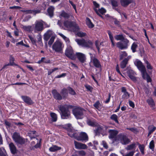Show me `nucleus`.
<instances>
[{"instance_id":"f257e3e1","label":"nucleus","mask_w":156,"mask_h":156,"mask_svg":"<svg viewBox=\"0 0 156 156\" xmlns=\"http://www.w3.org/2000/svg\"><path fill=\"white\" fill-rule=\"evenodd\" d=\"M134 63L141 72L143 78L146 80L147 82H151V79L147 73L146 68L142 63L140 60L136 59L134 61Z\"/></svg>"},{"instance_id":"f03ea898","label":"nucleus","mask_w":156,"mask_h":156,"mask_svg":"<svg viewBox=\"0 0 156 156\" xmlns=\"http://www.w3.org/2000/svg\"><path fill=\"white\" fill-rule=\"evenodd\" d=\"M73 107V106L72 105H60L58 108L61 112V116L62 119H67L71 118L70 113L68 109L72 108Z\"/></svg>"},{"instance_id":"7ed1b4c3","label":"nucleus","mask_w":156,"mask_h":156,"mask_svg":"<svg viewBox=\"0 0 156 156\" xmlns=\"http://www.w3.org/2000/svg\"><path fill=\"white\" fill-rule=\"evenodd\" d=\"M75 41L80 46L82 47L89 48H91L93 44V42L89 39L85 40L84 39H76Z\"/></svg>"},{"instance_id":"20e7f679","label":"nucleus","mask_w":156,"mask_h":156,"mask_svg":"<svg viewBox=\"0 0 156 156\" xmlns=\"http://www.w3.org/2000/svg\"><path fill=\"white\" fill-rule=\"evenodd\" d=\"M64 26L68 30L71 31H76L78 29L77 25L72 22L65 21L64 23Z\"/></svg>"},{"instance_id":"39448f33","label":"nucleus","mask_w":156,"mask_h":156,"mask_svg":"<svg viewBox=\"0 0 156 156\" xmlns=\"http://www.w3.org/2000/svg\"><path fill=\"white\" fill-rule=\"evenodd\" d=\"M84 110L78 107H75L73 109V113L77 119H82L83 117Z\"/></svg>"},{"instance_id":"423d86ee","label":"nucleus","mask_w":156,"mask_h":156,"mask_svg":"<svg viewBox=\"0 0 156 156\" xmlns=\"http://www.w3.org/2000/svg\"><path fill=\"white\" fill-rule=\"evenodd\" d=\"M64 47L63 43L59 41H56L52 45V48L55 52L61 53Z\"/></svg>"},{"instance_id":"0eeeda50","label":"nucleus","mask_w":156,"mask_h":156,"mask_svg":"<svg viewBox=\"0 0 156 156\" xmlns=\"http://www.w3.org/2000/svg\"><path fill=\"white\" fill-rule=\"evenodd\" d=\"M118 140L122 144L126 145L128 144L130 142V140L127 136L125 134L123 133L120 134L117 136V138L115 140Z\"/></svg>"},{"instance_id":"6e6552de","label":"nucleus","mask_w":156,"mask_h":156,"mask_svg":"<svg viewBox=\"0 0 156 156\" xmlns=\"http://www.w3.org/2000/svg\"><path fill=\"white\" fill-rule=\"evenodd\" d=\"M12 138L17 144H22L25 143V139L21 137L19 134L16 132H15L13 134Z\"/></svg>"},{"instance_id":"1a4fd4ad","label":"nucleus","mask_w":156,"mask_h":156,"mask_svg":"<svg viewBox=\"0 0 156 156\" xmlns=\"http://www.w3.org/2000/svg\"><path fill=\"white\" fill-rule=\"evenodd\" d=\"M90 56V65H93L97 68H100L101 66L100 61L96 58L95 55L91 53L89 54Z\"/></svg>"},{"instance_id":"9d476101","label":"nucleus","mask_w":156,"mask_h":156,"mask_svg":"<svg viewBox=\"0 0 156 156\" xmlns=\"http://www.w3.org/2000/svg\"><path fill=\"white\" fill-rule=\"evenodd\" d=\"M65 55L67 57L72 60H74L76 58L73 49L70 45H68L66 50Z\"/></svg>"},{"instance_id":"9b49d317","label":"nucleus","mask_w":156,"mask_h":156,"mask_svg":"<svg viewBox=\"0 0 156 156\" xmlns=\"http://www.w3.org/2000/svg\"><path fill=\"white\" fill-rule=\"evenodd\" d=\"M122 41V43L119 42L117 43V47L121 50L127 48L129 45V41L126 39Z\"/></svg>"},{"instance_id":"f8f14e48","label":"nucleus","mask_w":156,"mask_h":156,"mask_svg":"<svg viewBox=\"0 0 156 156\" xmlns=\"http://www.w3.org/2000/svg\"><path fill=\"white\" fill-rule=\"evenodd\" d=\"M43 30V24L42 21H37L35 23L34 30L35 32L42 31Z\"/></svg>"},{"instance_id":"ddd939ff","label":"nucleus","mask_w":156,"mask_h":156,"mask_svg":"<svg viewBox=\"0 0 156 156\" xmlns=\"http://www.w3.org/2000/svg\"><path fill=\"white\" fill-rule=\"evenodd\" d=\"M109 133L108 137L110 139H115L117 138V135L118 133V131L115 129H109L108 131Z\"/></svg>"},{"instance_id":"4468645a","label":"nucleus","mask_w":156,"mask_h":156,"mask_svg":"<svg viewBox=\"0 0 156 156\" xmlns=\"http://www.w3.org/2000/svg\"><path fill=\"white\" fill-rule=\"evenodd\" d=\"M75 148L77 149H85L87 148V146L85 144L74 141Z\"/></svg>"},{"instance_id":"2eb2a0df","label":"nucleus","mask_w":156,"mask_h":156,"mask_svg":"<svg viewBox=\"0 0 156 156\" xmlns=\"http://www.w3.org/2000/svg\"><path fill=\"white\" fill-rule=\"evenodd\" d=\"M121 90L123 94L122 96V98L123 100L127 99L130 97L129 94L127 91L126 88L125 87H122L121 88Z\"/></svg>"},{"instance_id":"dca6fc26","label":"nucleus","mask_w":156,"mask_h":156,"mask_svg":"<svg viewBox=\"0 0 156 156\" xmlns=\"http://www.w3.org/2000/svg\"><path fill=\"white\" fill-rule=\"evenodd\" d=\"M21 98L23 101L28 105H31L34 103L31 99L27 96H22Z\"/></svg>"},{"instance_id":"f3484780","label":"nucleus","mask_w":156,"mask_h":156,"mask_svg":"<svg viewBox=\"0 0 156 156\" xmlns=\"http://www.w3.org/2000/svg\"><path fill=\"white\" fill-rule=\"evenodd\" d=\"M76 139L78 140H87L88 136L86 133L82 132L80 133L79 136L77 137Z\"/></svg>"},{"instance_id":"a211bd4d","label":"nucleus","mask_w":156,"mask_h":156,"mask_svg":"<svg viewBox=\"0 0 156 156\" xmlns=\"http://www.w3.org/2000/svg\"><path fill=\"white\" fill-rule=\"evenodd\" d=\"M52 93L54 98L58 100H60L62 99V96L56 90L54 89L52 90Z\"/></svg>"},{"instance_id":"6ab92c4d","label":"nucleus","mask_w":156,"mask_h":156,"mask_svg":"<svg viewBox=\"0 0 156 156\" xmlns=\"http://www.w3.org/2000/svg\"><path fill=\"white\" fill-rule=\"evenodd\" d=\"M54 32L51 30H48L44 35V39L47 41L51 36L53 35Z\"/></svg>"},{"instance_id":"aec40b11","label":"nucleus","mask_w":156,"mask_h":156,"mask_svg":"<svg viewBox=\"0 0 156 156\" xmlns=\"http://www.w3.org/2000/svg\"><path fill=\"white\" fill-rule=\"evenodd\" d=\"M76 56L79 60L81 62H83L85 61L86 58L85 55L81 53H77Z\"/></svg>"},{"instance_id":"412c9836","label":"nucleus","mask_w":156,"mask_h":156,"mask_svg":"<svg viewBox=\"0 0 156 156\" xmlns=\"http://www.w3.org/2000/svg\"><path fill=\"white\" fill-rule=\"evenodd\" d=\"M133 0H120L121 5L124 7L127 6L133 2Z\"/></svg>"},{"instance_id":"4be33fe9","label":"nucleus","mask_w":156,"mask_h":156,"mask_svg":"<svg viewBox=\"0 0 156 156\" xmlns=\"http://www.w3.org/2000/svg\"><path fill=\"white\" fill-rule=\"evenodd\" d=\"M128 76L132 80L134 81H136V78L134 76L136 73L133 70H129L128 72Z\"/></svg>"},{"instance_id":"5701e85b","label":"nucleus","mask_w":156,"mask_h":156,"mask_svg":"<svg viewBox=\"0 0 156 156\" xmlns=\"http://www.w3.org/2000/svg\"><path fill=\"white\" fill-rule=\"evenodd\" d=\"M131 58L130 56H128L127 58L124 59L121 62L120 66L121 68L123 69L125 68L126 64H127L128 62L129 58Z\"/></svg>"},{"instance_id":"b1692460","label":"nucleus","mask_w":156,"mask_h":156,"mask_svg":"<svg viewBox=\"0 0 156 156\" xmlns=\"http://www.w3.org/2000/svg\"><path fill=\"white\" fill-rule=\"evenodd\" d=\"M94 10L96 13L101 17H102V16L99 14V12L101 14H103L106 13V9L103 8H101L98 10V11L97 10V9L94 8Z\"/></svg>"},{"instance_id":"393cba45","label":"nucleus","mask_w":156,"mask_h":156,"mask_svg":"<svg viewBox=\"0 0 156 156\" xmlns=\"http://www.w3.org/2000/svg\"><path fill=\"white\" fill-rule=\"evenodd\" d=\"M9 146L12 153L15 154L16 153L17 149L13 143H11L9 144Z\"/></svg>"},{"instance_id":"a878e982","label":"nucleus","mask_w":156,"mask_h":156,"mask_svg":"<svg viewBox=\"0 0 156 156\" xmlns=\"http://www.w3.org/2000/svg\"><path fill=\"white\" fill-rule=\"evenodd\" d=\"M60 18L63 17L65 19H68L70 17V14L64 11H62L60 12L59 15Z\"/></svg>"},{"instance_id":"bb28decb","label":"nucleus","mask_w":156,"mask_h":156,"mask_svg":"<svg viewBox=\"0 0 156 156\" xmlns=\"http://www.w3.org/2000/svg\"><path fill=\"white\" fill-rule=\"evenodd\" d=\"M86 23L88 27L90 28H92L94 27V25L91 22L90 20L87 17L86 19Z\"/></svg>"},{"instance_id":"cd10ccee","label":"nucleus","mask_w":156,"mask_h":156,"mask_svg":"<svg viewBox=\"0 0 156 156\" xmlns=\"http://www.w3.org/2000/svg\"><path fill=\"white\" fill-rule=\"evenodd\" d=\"M67 88L66 89L64 88L61 91V94L62 95V97L63 98H65L67 97L68 96Z\"/></svg>"},{"instance_id":"c85d7f7f","label":"nucleus","mask_w":156,"mask_h":156,"mask_svg":"<svg viewBox=\"0 0 156 156\" xmlns=\"http://www.w3.org/2000/svg\"><path fill=\"white\" fill-rule=\"evenodd\" d=\"M54 9V7L52 6L49 7L47 11L48 13L49 16L51 17L53 16Z\"/></svg>"},{"instance_id":"c756f323","label":"nucleus","mask_w":156,"mask_h":156,"mask_svg":"<svg viewBox=\"0 0 156 156\" xmlns=\"http://www.w3.org/2000/svg\"><path fill=\"white\" fill-rule=\"evenodd\" d=\"M61 149V147H59L56 145H53L49 148V150L50 151L55 152Z\"/></svg>"},{"instance_id":"7c9ffc66","label":"nucleus","mask_w":156,"mask_h":156,"mask_svg":"<svg viewBox=\"0 0 156 156\" xmlns=\"http://www.w3.org/2000/svg\"><path fill=\"white\" fill-rule=\"evenodd\" d=\"M147 102L151 107H153L155 106V103L153 100L152 98H149L147 100Z\"/></svg>"},{"instance_id":"2f4dec72","label":"nucleus","mask_w":156,"mask_h":156,"mask_svg":"<svg viewBox=\"0 0 156 156\" xmlns=\"http://www.w3.org/2000/svg\"><path fill=\"white\" fill-rule=\"evenodd\" d=\"M58 34L65 40L66 43L67 47L68 46V45H70V41L69 39L68 38L66 37L62 33H59Z\"/></svg>"},{"instance_id":"473e14b6","label":"nucleus","mask_w":156,"mask_h":156,"mask_svg":"<svg viewBox=\"0 0 156 156\" xmlns=\"http://www.w3.org/2000/svg\"><path fill=\"white\" fill-rule=\"evenodd\" d=\"M14 58L13 57H10L9 59V63L7 65V66H17L19 67L20 66L17 64H15L14 62Z\"/></svg>"},{"instance_id":"72a5a7b5","label":"nucleus","mask_w":156,"mask_h":156,"mask_svg":"<svg viewBox=\"0 0 156 156\" xmlns=\"http://www.w3.org/2000/svg\"><path fill=\"white\" fill-rule=\"evenodd\" d=\"M108 34L109 38L111 41V42L112 43V45L113 46H115V43L114 42V38L113 37L112 35V33L110 31H108Z\"/></svg>"},{"instance_id":"f704fd0d","label":"nucleus","mask_w":156,"mask_h":156,"mask_svg":"<svg viewBox=\"0 0 156 156\" xmlns=\"http://www.w3.org/2000/svg\"><path fill=\"white\" fill-rule=\"evenodd\" d=\"M50 116L51 118L52 121L53 122H56L57 120V115L54 112L50 113Z\"/></svg>"},{"instance_id":"c9c22d12","label":"nucleus","mask_w":156,"mask_h":156,"mask_svg":"<svg viewBox=\"0 0 156 156\" xmlns=\"http://www.w3.org/2000/svg\"><path fill=\"white\" fill-rule=\"evenodd\" d=\"M95 45L96 48L98 49V51H99L100 48L103 46V42L99 43L98 41H97L95 42Z\"/></svg>"},{"instance_id":"e433bc0d","label":"nucleus","mask_w":156,"mask_h":156,"mask_svg":"<svg viewBox=\"0 0 156 156\" xmlns=\"http://www.w3.org/2000/svg\"><path fill=\"white\" fill-rule=\"evenodd\" d=\"M67 90L70 94L73 95L76 94V93L74 90L72 88L70 87H67Z\"/></svg>"},{"instance_id":"4c0bfd02","label":"nucleus","mask_w":156,"mask_h":156,"mask_svg":"<svg viewBox=\"0 0 156 156\" xmlns=\"http://www.w3.org/2000/svg\"><path fill=\"white\" fill-rule=\"evenodd\" d=\"M115 38L117 40H121L123 41L124 39H125L123 35L122 34H119L116 35L115 36Z\"/></svg>"},{"instance_id":"58836bf2","label":"nucleus","mask_w":156,"mask_h":156,"mask_svg":"<svg viewBox=\"0 0 156 156\" xmlns=\"http://www.w3.org/2000/svg\"><path fill=\"white\" fill-rule=\"evenodd\" d=\"M148 132H150L152 133L155 130L156 128L154 126L151 125L149 126L148 127Z\"/></svg>"},{"instance_id":"ea45409f","label":"nucleus","mask_w":156,"mask_h":156,"mask_svg":"<svg viewBox=\"0 0 156 156\" xmlns=\"http://www.w3.org/2000/svg\"><path fill=\"white\" fill-rule=\"evenodd\" d=\"M22 28L26 31L30 32L32 30V27L31 26H23Z\"/></svg>"},{"instance_id":"a19ab883","label":"nucleus","mask_w":156,"mask_h":156,"mask_svg":"<svg viewBox=\"0 0 156 156\" xmlns=\"http://www.w3.org/2000/svg\"><path fill=\"white\" fill-rule=\"evenodd\" d=\"M110 119L113 120L116 122L118 123L119 122L118 120V116L116 115L113 114L110 117Z\"/></svg>"},{"instance_id":"79ce46f5","label":"nucleus","mask_w":156,"mask_h":156,"mask_svg":"<svg viewBox=\"0 0 156 156\" xmlns=\"http://www.w3.org/2000/svg\"><path fill=\"white\" fill-rule=\"evenodd\" d=\"M137 47V45L135 42L133 43L131 47V49L133 52H135L136 51V49Z\"/></svg>"},{"instance_id":"37998d69","label":"nucleus","mask_w":156,"mask_h":156,"mask_svg":"<svg viewBox=\"0 0 156 156\" xmlns=\"http://www.w3.org/2000/svg\"><path fill=\"white\" fill-rule=\"evenodd\" d=\"M127 55V53L126 51L121 52L120 53V59H122Z\"/></svg>"},{"instance_id":"c03bdc74","label":"nucleus","mask_w":156,"mask_h":156,"mask_svg":"<svg viewBox=\"0 0 156 156\" xmlns=\"http://www.w3.org/2000/svg\"><path fill=\"white\" fill-rule=\"evenodd\" d=\"M135 145L136 144L135 143L133 144L130 145L128 146L126 149L127 150H132L135 147Z\"/></svg>"},{"instance_id":"a18cd8bd","label":"nucleus","mask_w":156,"mask_h":156,"mask_svg":"<svg viewBox=\"0 0 156 156\" xmlns=\"http://www.w3.org/2000/svg\"><path fill=\"white\" fill-rule=\"evenodd\" d=\"M145 62L146 65V67L148 69L151 70L152 69V66H151L150 63L147 60H145Z\"/></svg>"},{"instance_id":"49530a36","label":"nucleus","mask_w":156,"mask_h":156,"mask_svg":"<svg viewBox=\"0 0 156 156\" xmlns=\"http://www.w3.org/2000/svg\"><path fill=\"white\" fill-rule=\"evenodd\" d=\"M154 147V142L153 140H152L149 144V148L151 149L153 151Z\"/></svg>"},{"instance_id":"de8ad7c7","label":"nucleus","mask_w":156,"mask_h":156,"mask_svg":"<svg viewBox=\"0 0 156 156\" xmlns=\"http://www.w3.org/2000/svg\"><path fill=\"white\" fill-rule=\"evenodd\" d=\"M0 156H6V151L4 148H0Z\"/></svg>"},{"instance_id":"09e8293b","label":"nucleus","mask_w":156,"mask_h":156,"mask_svg":"<svg viewBox=\"0 0 156 156\" xmlns=\"http://www.w3.org/2000/svg\"><path fill=\"white\" fill-rule=\"evenodd\" d=\"M50 62V60H45V58L44 57H42L41 58V60H39L38 61V63H40L41 62H44L46 63H49Z\"/></svg>"},{"instance_id":"8fccbe9b","label":"nucleus","mask_w":156,"mask_h":156,"mask_svg":"<svg viewBox=\"0 0 156 156\" xmlns=\"http://www.w3.org/2000/svg\"><path fill=\"white\" fill-rule=\"evenodd\" d=\"M94 106L97 109L99 110V108L101 106V105L99 101H97L94 105Z\"/></svg>"},{"instance_id":"3c124183","label":"nucleus","mask_w":156,"mask_h":156,"mask_svg":"<svg viewBox=\"0 0 156 156\" xmlns=\"http://www.w3.org/2000/svg\"><path fill=\"white\" fill-rule=\"evenodd\" d=\"M59 127H63L65 129H68L70 128L71 126V125L70 124H66L65 125H59Z\"/></svg>"},{"instance_id":"603ef678","label":"nucleus","mask_w":156,"mask_h":156,"mask_svg":"<svg viewBox=\"0 0 156 156\" xmlns=\"http://www.w3.org/2000/svg\"><path fill=\"white\" fill-rule=\"evenodd\" d=\"M76 34L78 36L81 37H84L86 35V34L85 33H83L82 32H78Z\"/></svg>"},{"instance_id":"864d4df0","label":"nucleus","mask_w":156,"mask_h":156,"mask_svg":"<svg viewBox=\"0 0 156 156\" xmlns=\"http://www.w3.org/2000/svg\"><path fill=\"white\" fill-rule=\"evenodd\" d=\"M37 42L40 44H42L41 36L40 34H39L37 36Z\"/></svg>"},{"instance_id":"5fc2aeb1","label":"nucleus","mask_w":156,"mask_h":156,"mask_svg":"<svg viewBox=\"0 0 156 156\" xmlns=\"http://www.w3.org/2000/svg\"><path fill=\"white\" fill-rule=\"evenodd\" d=\"M28 37L30 40H31L32 43L33 44L36 45V40L34 38L30 35H29Z\"/></svg>"},{"instance_id":"6e6d98bb","label":"nucleus","mask_w":156,"mask_h":156,"mask_svg":"<svg viewBox=\"0 0 156 156\" xmlns=\"http://www.w3.org/2000/svg\"><path fill=\"white\" fill-rule=\"evenodd\" d=\"M126 129H127L130 130L135 133H136L138 132V131H137V129L135 128H127Z\"/></svg>"},{"instance_id":"4d7b16f0","label":"nucleus","mask_w":156,"mask_h":156,"mask_svg":"<svg viewBox=\"0 0 156 156\" xmlns=\"http://www.w3.org/2000/svg\"><path fill=\"white\" fill-rule=\"evenodd\" d=\"M55 39V37L54 36H52L51 37L50 40H49L48 42V44L49 45L51 46L52 45L53 43L54 42V41Z\"/></svg>"},{"instance_id":"13d9d810","label":"nucleus","mask_w":156,"mask_h":156,"mask_svg":"<svg viewBox=\"0 0 156 156\" xmlns=\"http://www.w3.org/2000/svg\"><path fill=\"white\" fill-rule=\"evenodd\" d=\"M78 153L80 156H86V152L83 150L80 151H78Z\"/></svg>"},{"instance_id":"bf43d9fd","label":"nucleus","mask_w":156,"mask_h":156,"mask_svg":"<svg viewBox=\"0 0 156 156\" xmlns=\"http://www.w3.org/2000/svg\"><path fill=\"white\" fill-rule=\"evenodd\" d=\"M36 140L37 141V144L35 145L34 147L35 148H37L40 147L41 146V139H40L39 140V141L37 140V139H36Z\"/></svg>"},{"instance_id":"052dcab7","label":"nucleus","mask_w":156,"mask_h":156,"mask_svg":"<svg viewBox=\"0 0 156 156\" xmlns=\"http://www.w3.org/2000/svg\"><path fill=\"white\" fill-rule=\"evenodd\" d=\"M111 3L112 5L114 7H116L118 6V3L117 1L115 0H112Z\"/></svg>"},{"instance_id":"680f3d73","label":"nucleus","mask_w":156,"mask_h":156,"mask_svg":"<svg viewBox=\"0 0 156 156\" xmlns=\"http://www.w3.org/2000/svg\"><path fill=\"white\" fill-rule=\"evenodd\" d=\"M102 127L100 125L98 126L97 127L96 131L98 133H100L102 132Z\"/></svg>"},{"instance_id":"e2e57ef3","label":"nucleus","mask_w":156,"mask_h":156,"mask_svg":"<svg viewBox=\"0 0 156 156\" xmlns=\"http://www.w3.org/2000/svg\"><path fill=\"white\" fill-rule=\"evenodd\" d=\"M101 144L103 146V147L106 149L108 147V145L106 142L105 141H102L101 142Z\"/></svg>"},{"instance_id":"0e129e2a","label":"nucleus","mask_w":156,"mask_h":156,"mask_svg":"<svg viewBox=\"0 0 156 156\" xmlns=\"http://www.w3.org/2000/svg\"><path fill=\"white\" fill-rule=\"evenodd\" d=\"M87 124L91 126H94L95 125V122L90 120L87 122Z\"/></svg>"},{"instance_id":"69168bd1","label":"nucleus","mask_w":156,"mask_h":156,"mask_svg":"<svg viewBox=\"0 0 156 156\" xmlns=\"http://www.w3.org/2000/svg\"><path fill=\"white\" fill-rule=\"evenodd\" d=\"M66 75V73H63L60 75H58L55 77V78H58L61 77H63L65 76Z\"/></svg>"},{"instance_id":"338daca9","label":"nucleus","mask_w":156,"mask_h":156,"mask_svg":"<svg viewBox=\"0 0 156 156\" xmlns=\"http://www.w3.org/2000/svg\"><path fill=\"white\" fill-rule=\"evenodd\" d=\"M68 134L70 136L72 137H76L75 134H74V133H73L72 131L69 133Z\"/></svg>"},{"instance_id":"774afa93","label":"nucleus","mask_w":156,"mask_h":156,"mask_svg":"<svg viewBox=\"0 0 156 156\" xmlns=\"http://www.w3.org/2000/svg\"><path fill=\"white\" fill-rule=\"evenodd\" d=\"M129 106L133 108H134L135 107V105L134 103L130 100H129Z\"/></svg>"}]
</instances>
